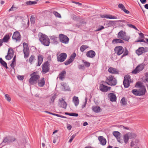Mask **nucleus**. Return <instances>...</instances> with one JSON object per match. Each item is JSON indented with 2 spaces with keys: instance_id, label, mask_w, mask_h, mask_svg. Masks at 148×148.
<instances>
[{
  "instance_id": "f257e3e1",
  "label": "nucleus",
  "mask_w": 148,
  "mask_h": 148,
  "mask_svg": "<svg viewBox=\"0 0 148 148\" xmlns=\"http://www.w3.org/2000/svg\"><path fill=\"white\" fill-rule=\"evenodd\" d=\"M38 37L39 40L42 44L47 46L49 45L50 40L47 36L40 33L38 34Z\"/></svg>"
},
{
  "instance_id": "f03ea898",
  "label": "nucleus",
  "mask_w": 148,
  "mask_h": 148,
  "mask_svg": "<svg viewBox=\"0 0 148 148\" xmlns=\"http://www.w3.org/2000/svg\"><path fill=\"white\" fill-rule=\"evenodd\" d=\"M135 87L138 88L139 93L140 96L143 95H145L146 91L145 87L143 83L140 82H138L136 83Z\"/></svg>"
},
{
  "instance_id": "7ed1b4c3",
  "label": "nucleus",
  "mask_w": 148,
  "mask_h": 148,
  "mask_svg": "<svg viewBox=\"0 0 148 148\" xmlns=\"http://www.w3.org/2000/svg\"><path fill=\"white\" fill-rule=\"evenodd\" d=\"M104 83H106L109 85L113 86L116 85L117 84V80L116 79L114 78L112 75H111L106 77V80L105 82L103 81Z\"/></svg>"
},
{
  "instance_id": "20e7f679",
  "label": "nucleus",
  "mask_w": 148,
  "mask_h": 148,
  "mask_svg": "<svg viewBox=\"0 0 148 148\" xmlns=\"http://www.w3.org/2000/svg\"><path fill=\"white\" fill-rule=\"evenodd\" d=\"M37 72H34L30 75L31 77L29 80V82L31 85L36 84L37 80L40 78L39 75H37Z\"/></svg>"
},
{
  "instance_id": "39448f33",
  "label": "nucleus",
  "mask_w": 148,
  "mask_h": 148,
  "mask_svg": "<svg viewBox=\"0 0 148 148\" xmlns=\"http://www.w3.org/2000/svg\"><path fill=\"white\" fill-rule=\"evenodd\" d=\"M118 38L127 41H128L130 39V38L126 36V33L122 30L120 31L118 33Z\"/></svg>"
},
{
  "instance_id": "423d86ee",
  "label": "nucleus",
  "mask_w": 148,
  "mask_h": 148,
  "mask_svg": "<svg viewBox=\"0 0 148 148\" xmlns=\"http://www.w3.org/2000/svg\"><path fill=\"white\" fill-rule=\"evenodd\" d=\"M131 81V77L130 75H127L124 77V79L123 81V84L125 88H128L130 86V82Z\"/></svg>"
},
{
  "instance_id": "0eeeda50",
  "label": "nucleus",
  "mask_w": 148,
  "mask_h": 148,
  "mask_svg": "<svg viewBox=\"0 0 148 148\" xmlns=\"http://www.w3.org/2000/svg\"><path fill=\"white\" fill-rule=\"evenodd\" d=\"M60 41L62 43L66 44L69 42V38L67 36L63 34H60L59 35Z\"/></svg>"
},
{
  "instance_id": "6e6552de",
  "label": "nucleus",
  "mask_w": 148,
  "mask_h": 148,
  "mask_svg": "<svg viewBox=\"0 0 148 148\" xmlns=\"http://www.w3.org/2000/svg\"><path fill=\"white\" fill-rule=\"evenodd\" d=\"M145 66V64L142 63L138 65L135 69L132 72L133 73L136 74L139 72L142 71L144 69Z\"/></svg>"
},
{
  "instance_id": "1a4fd4ad",
  "label": "nucleus",
  "mask_w": 148,
  "mask_h": 148,
  "mask_svg": "<svg viewBox=\"0 0 148 148\" xmlns=\"http://www.w3.org/2000/svg\"><path fill=\"white\" fill-rule=\"evenodd\" d=\"M23 53L24 54V57L25 58H26L29 56V50L28 46L27 44L25 42L23 43Z\"/></svg>"
},
{
  "instance_id": "9d476101",
  "label": "nucleus",
  "mask_w": 148,
  "mask_h": 148,
  "mask_svg": "<svg viewBox=\"0 0 148 148\" xmlns=\"http://www.w3.org/2000/svg\"><path fill=\"white\" fill-rule=\"evenodd\" d=\"M57 61L60 62H64L66 59L67 57L66 54L62 53L60 54L58 56L57 54Z\"/></svg>"
},
{
  "instance_id": "9b49d317",
  "label": "nucleus",
  "mask_w": 148,
  "mask_h": 148,
  "mask_svg": "<svg viewBox=\"0 0 148 148\" xmlns=\"http://www.w3.org/2000/svg\"><path fill=\"white\" fill-rule=\"evenodd\" d=\"M115 53L119 56L124 51L123 48L121 46H117L114 49Z\"/></svg>"
},
{
  "instance_id": "f8f14e48",
  "label": "nucleus",
  "mask_w": 148,
  "mask_h": 148,
  "mask_svg": "<svg viewBox=\"0 0 148 148\" xmlns=\"http://www.w3.org/2000/svg\"><path fill=\"white\" fill-rule=\"evenodd\" d=\"M103 83H104L103 82ZM105 83L103 84H100L99 86V89L102 92H106L108 90H110L111 87H108L107 86L105 85L104 84Z\"/></svg>"
},
{
  "instance_id": "ddd939ff",
  "label": "nucleus",
  "mask_w": 148,
  "mask_h": 148,
  "mask_svg": "<svg viewBox=\"0 0 148 148\" xmlns=\"http://www.w3.org/2000/svg\"><path fill=\"white\" fill-rule=\"evenodd\" d=\"M49 62L48 61L45 62L42 65V72L44 74L46 73L49 70Z\"/></svg>"
},
{
  "instance_id": "4468645a",
  "label": "nucleus",
  "mask_w": 148,
  "mask_h": 148,
  "mask_svg": "<svg viewBox=\"0 0 148 148\" xmlns=\"http://www.w3.org/2000/svg\"><path fill=\"white\" fill-rule=\"evenodd\" d=\"M147 48H144L143 47H140L136 51V53L139 56L142 54L143 53H145L147 51Z\"/></svg>"
},
{
  "instance_id": "2eb2a0df",
  "label": "nucleus",
  "mask_w": 148,
  "mask_h": 148,
  "mask_svg": "<svg viewBox=\"0 0 148 148\" xmlns=\"http://www.w3.org/2000/svg\"><path fill=\"white\" fill-rule=\"evenodd\" d=\"M12 38L17 41H20L21 40V35L20 33L18 32H14L13 34Z\"/></svg>"
},
{
  "instance_id": "dca6fc26",
  "label": "nucleus",
  "mask_w": 148,
  "mask_h": 148,
  "mask_svg": "<svg viewBox=\"0 0 148 148\" xmlns=\"http://www.w3.org/2000/svg\"><path fill=\"white\" fill-rule=\"evenodd\" d=\"M61 85L63 87L62 90L64 91H70V88L67 84L64 82H62L61 83Z\"/></svg>"
},
{
  "instance_id": "f3484780",
  "label": "nucleus",
  "mask_w": 148,
  "mask_h": 148,
  "mask_svg": "<svg viewBox=\"0 0 148 148\" xmlns=\"http://www.w3.org/2000/svg\"><path fill=\"white\" fill-rule=\"evenodd\" d=\"M11 35V33H9L6 34L2 39L3 42H7L10 39Z\"/></svg>"
},
{
  "instance_id": "a211bd4d",
  "label": "nucleus",
  "mask_w": 148,
  "mask_h": 148,
  "mask_svg": "<svg viewBox=\"0 0 148 148\" xmlns=\"http://www.w3.org/2000/svg\"><path fill=\"white\" fill-rule=\"evenodd\" d=\"M113 135L116 138L118 142H120L121 138L120 137V133L118 131H114L112 133Z\"/></svg>"
},
{
  "instance_id": "6ab92c4d",
  "label": "nucleus",
  "mask_w": 148,
  "mask_h": 148,
  "mask_svg": "<svg viewBox=\"0 0 148 148\" xmlns=\"http://www.w3.org/2000/svg\"><path fill=\"white\" fill-rule=\"evenodd\" d=\"M95 53L94 51L90 50L87 52L86 55L88 57L93 58L95 56Z\"/></svg>"
},
{
  "instance_id": "aec40b11",
  "label": "nucleus",
  "mask_w": 148,
  "mask_h": 148,
  "mask_svg": "<svg viewBox=\"0 0 148 148\" xmlns=\"http://www.w3.org/2000/svg\"><path fill=\"white\" fill-rule=\"evenodd\" d=\"M108 71L111 73L114 74H119V71L118 70L112 67L109 68L108 69Z\"/></svg>"
},
{
  "instance_id": "412c9836",
  "label": "nucleus",
  "mask_w": 148,
  "mask_h": 148,
  "mask_svg": "<svg viewBox=\"0 0 148 148\" xmlns=\"http://www.w3.org/2000/svg\"><path fill=\"white\" fill-rule=\"evenodd\" d=\"M108 96L110 97V100L112 101H115L116 99V96L114 93H111L108 94Z\"/></svg>"
},
{
  "instance_id": "4be33fe9",
  "label": "nucleus",
  "mask_w": 148,
  "mask_h": 148,
  "mask_svg": "<svg viewBox=\"0 0 148 148\" xmlns=\"http://www.w3.org/2000/svg\"><path fill=\"white\" fill-rule=\"evenodd\" d=\"M98 139L100 142V143L103 145H105L106 143V140L105 138L102 136H100L98 137Z\"/></svg>"
},
{
  "instance_id": "5701e85b",
  "label": "nucleus",
  "mask_w": 148,
  "mask_h": 148,
  "mask_svg": "<svg viewBox=\"0 0 148 148\" xmlns=\"http://www.w3.org/2000/svg\"><path fill=\"white\" fill-rule=\"evenodd\" d=\"M38 64L37 66H39L42 62L43 58V56L41 55H39L38 56Z\"/></svg>"
},
{
  "instance_id": "b1692460",
  "label": "nucleus",
  "mask_w": 148,
  "mask_h": 148,
  "mask_svg": "<svg viewBox=\"0 0 148 148\" xmlns=\"http://www.w3.org/2000/svg\"><path fill=\"white\" fill-rule=\"evenodd\" d=\"M45 84V81L44 78H42L40 80H39L38 82V85L39 86L43 87Z\"/></svg>"
},
{
  "instance_id": "393cba45",
  "label": "nucleus",
  "mask_w": 148,
  "mask_h": 148,
  "mask_svg": "<svg viewBox=\"0 0 148 148\" xmlns=\"http://www.w3.org/2000/svg\"><path fill=\"white\" fill-rule=\"evenodd\" d=\"M59 100L60 102V106L61 107L64 108L66 109L67 106L66 102L62 99H60Z\"/></svg>"
},
{
  "instance_id": "a878e982",
  "label": "nucleus",
  "mask_w": 148,
  "mask_h": 148,
  "mask_svg": "<svg viewBox=\"0 0 148 148\" xmlns=\"http://www.w3.org/2000/svg\"><path fill=\"white\" fill-rule=\"evenodd\" d=\"M73 101L76 106H77L79 103L78 98L77 97L74 96L73 98Z\"/></svg>"
},
{
  "instance_id": "bb28decb",
  "label": "nucleus",
  "mask_w": 148,
  "mask_h": 148,
  "mask_svg": "<svg viewBox=\"0 0 148 148\" xmlns=\"http://www.w3.org/2000/svg\"><path fill=\"white\" fill-rule=\"evenodd\" d=\"M92 108V110L96 113L99 112L101 110L100 107L98 106H93Z\"/></svg>"
},
{
  "instance_id": "cd10ccee",
  "label": "nucleus",
  "mask_w": 148,
  "mask_h": 148,
  "mask_svg": "<svg viewBox=\"0 0 148 148\" xmlns=\"http://www.w3.org/2000/svg\"><path fill=\"white\" fill-rule=\"evenodd\" d=\"M112 43L113 44H115L118 43H123V41L119 39H113L112 42Z\"/></svg>"
},
{
  "instance_id": "c85d7f7f",
  "label": "nucleus",
  "mask_w": 148,
  "mask_h": 148,
  "mask_svg": "<svg viewBox=\"0 0 148 148\" xmlns=\"http://www.w3.org/2000/svg\"><path fill=\"white\" fill-rule=\"evenodd\" d=\"M66 72L65 71L61 72L59 75V78L62 80L64 78V76L66 74Z\"/></svg>"
},
{
  "instance_id": "c756f323",
  "label": "nucleus",
  "mask_w": 148,
  "mask_h": 148,
  "mask_svg": "<svg viewBox=\"0 0 148 148\" xmlns=\"http://www.w3.org/2000/svg\"><path fill=\"white\" fill-rule=\"evenodd\" d=\"M129 136L128 134H126L123 136V139L124 142L127 143L129 140Z\"/></svg>"
},
{
  "instance_id": "7c9ffc66",
  "label": "nucleus",
  "mask_w": 148,
  "mask_h": 148,
  "mask_svg": "<svg viewBox=\"0 0 148 148\" xmlns=\"http://www.w3.org/2000/svg\"><path fill=\"white\" fill-rule=\"evenodd\" d=\"M0 63L6 69L8 68L6 63L1 58H0Z\"/></svg>"
},
{
  "instance_id": "2f4dec72",
  "label": "nucleus",
  "mask_w": 148,
  "mask_h": 148,
  "mask_svg": "<svg viewBox=\"0 0 148 148\" xmlns=\"http://www.w3.org/2000/svg\"><path fill=\"white\" fill-rule=\"evenodd\" d=\"M30 109L33 110H36V108L34 104V103L32 102H31L30 105L29 106Z\"/></svg>"
},
{
  "instance_id": "473e14b6",
  "label": "nucleus",
  "mask_w": 148,
  "mask_h": 148,
  "mask_svg": "<svg viewBox=\"0 0 148 148\" xmlns=\"http://www.w3.org/2000/svg\"><path fill=\"white\" fill-rule=\"evenodd\" d=\"M132 92L135 95L140 96L138 90L136 89H133L132 90Z\"/></svg>"
},
{
  "instance_id": "72a5a7b5",
  "label": "nucleus",
  "mask_w": 148,
  "mask_h": 148,
  "mask_svg": "<svg viewBox=\"0 0 148 148\" xmlns=\"http://www.w3.org/2000/svg\"><path fill=\"white\" fill-rule=\"evenodd\" d=\"M37 3L36 1H28L26 2L25 4L27 5H32L33 4H35Z\"/></svg>"
},
{
  "instance_id": "f704fd0d",
  "label": "nucleus",
  "mask_w": 148,
  "mask_h": 148,
  "mask_svg": "<svg viewBox=\"0 0 148 148\" xmlns=\"http://www.w3.org/2000/svg\"><path fill=\"white\" fill-rule=\"evenodd\" d=\"M88 47L86 45H82L80 48V50L82 52H83Z\"/></svg>"
},
{
  "instance_id": "c9c22d12",
  "label": "nucleus",
  "mask_w": 148,
  "mask_h": 148,
  "mask_svg": "<svg viewBox=\"0 0 148 148\" xmlns=\"http://www.w3.org/2000/svg\"><path fill=\"white\" fill-rule=\"evenodd\" d=\"M124 53L123 55L121 56V58H122L124 56H127L128 54V51L126 48H125L124 49Z\"/></svg>"
},
{
  "instance_id": "e433bc0d",
  "label": "nucleus",
  "mask_w": 148,
  "mask_h": 148,
  "mask_svg": "<svg viewBox=\"0 0 148 148\" xmlns=\"http://www.w3.org/2000/svg\"><path fill=\"white\" fill-rule=\"evenodd\" d=\"M105 18L109 19H116V17L113 16L112 15H106Z\"/></svg>"
},
{
  "instance_id": "4c0bfd02",
  "label": "nucleus",
  "mask_w": 148,
  "mask_h": 148,
  "mask_svg": "<svg viewBox=\"0 0 148 148\" xmlns=\"http://www.w3.org/2000/svg\"><path fill=\"white\" fill-rule=\"evenodd\" d=\"M76 56V53H73L70 56L69 59L70 60L73 61L74 60Z\"/></svg>"
},
{
  "instance_id": "58836bf2",
  "label": "nucleus",
  "mask_w": 148,
  "mask_h": 148,
  "mask_svg": "<svg viewBox=\"0 0 148 148\" xmlns=\"http://www.w3.org/2000/svg\"><path fill=\"white\" fill-rule=\"evenodd\" d=\"M13 55L10 54H8V55L5 56V58L7 60H10L13 57Z\"/></svg>"
},
{
  "instance_id": "ea45409f",
  "label": "nucleus",
  "mask_w": 148,
  "mask_h": 148,
  "mask_svg": "<svg viewBox=\"0 0 148 148\" xmlns=\"http://www.w3.org/2000/svg\"><path fill=\"white\" fill-rule=\"evenodd\" d=\"M129 137L130 138H134L136 136V135L134 133H128Z\"/></svg>"
},
{
  "instance_id": "a19ab883",
  "label": "nucleus",
  "mask_w": 148,
  "mask_h": 148,
  "mask_svg": "<svg viewBox=\"0 0 148 148\" xmlns=\"http://www.w3.org/2000/svg\"><path fill=\"white\" fill-rule=\"evenodd\" d=\"M65 114L69 115V116H77L78 114L77 113H65Z\"/></svg>"
},
{
  "instance_id": "79ce46f5",
  "label": "nucleus",
  "mask_w": 148,
  "mask_h": 148,
  "mask_svg": "<svg viewBox=\"0 0 148 148\" xmlns=\"http://www.w3.org/2000/svg\"><path fill=\"white\" fill-rule=\"evenodd\" d=\"M35 59L34 56L33 55H32L29 58V62L31 64L32 63V62L33 60Z\"/></svg>"
},
{
  "instance_id": "37998d69",
  "label": "nucleus",
  "mask_w": 148,
  "mask_h": 148,
  "mask_svg": "<svg viewBox=\"0 0 148 148\" xmlns=\"http://www.w3.org/2000/svg\"><path fill=\"white\" fill-rule=\"evenodd\" d=\"M56 94H54L53 95L51 98V101L50 102V103H51V102H52V103H53L54 102V100L56 98Z\"/></svg>"
},
{
  "instance_id": "c03bdc74",
  "label": "nucleus",
  "mask_w": 148,
  "mask_h": 148,
  "mask_svg": "<svg viewBox=\"0 0 148 148\" xmlns=\"http://www.w3.org/2000/svg\"><path fill=\"white\" fill-rule=\"evenodd\" d=\"M121 103L123 105H125L127 104V102L125 101V98L124 97H123L121 101Z\"/></svg>"
},
{
  "instance_id": "a18cd8bd",
  "label": "nucleus",
  "mask_w": 148,
  "mask_h": 148,
  "mask_svg": "<svg viewBox=\"0 0 148 148\" xmlns=\"http://www.w3.org/2000/svg\"><path fill=\"white\" fill-rule=\"evenodd\" d=\"M35 17L33 15H32L30 18V21L32 23L34 24L35 23Z\"/></svg>"
},
{
  "instance_id": "49530a36",
  "label": "nucleus",
  "mask_w": 148,
  "mask_h": 148,
  "mask_svg": "<svg viewBox=\"0 0 148 148\" xmlns=\"http://www.w3.org/2000/svg\"><path fill=\"white\" fill-rule=\"evenodd\" d=\"M18 8V7H14V5H13L11 8L8 11L9 12H10L11 11H14L16 10Z\"/></svg>"
},
{
  "instance_id": "de8ad7c7",
  "label": "nucleus",
  "mask_w": 148,
  "mask_h": 148,
  "mask_svg": "<svg viewBox=\"0 0 148 148\" xmlns=\"http://www.w3.org/2000/svg\"><path fill=\"white\" fill-rule=\"evenodd\" d=\"M53 14L55 15V16L56 17H58V18H61V16L60 14L58 13L56 11H54L53 12Z\"/></svg>"
},
{
  "instance_id": "09e8293b",
  "label": "nucleus",
  "mask_w": 148,
  "mask_h": 148,
  "mask_svg": "<svg viewBox=\"0 0 148 148\" xmlns=\"http://www.w3.org/2000/svg\"><path fill=\"white\" fill-rule=\"evenodd\" d=\"M73 61L69 59V60H66L65 62H64V64L65 65H67L70 64Z\"/></svg>"
},
{
  "instance_id": "8fccbe9b",
  "label": "nucleus",
  "mask_w": 148,
  "mask_h": 148,
  "mask_svg": "<svg viewBox=\"0 0 148 148\" xmlns=\"http://www.w3.org/2000/svg\"><path fill=\"white\" fill-rule=\"evenodd\" d=\"M8 53V54H10L14 55V52L12 49H9Z\"/></svg>"
},
{
  "instance_id": "3c124183",
  "label": "nucleus",
  "mask_w": 148,
  "mask_h": 148,
  "mask_svg": "<svg viewBox=\"0 0 148 148\" xmlns=\"http://www.w3.org/2000/svg\"><path fill=\"white\" fill-rule=\"evenodd\" d=\"M118 7L122 10H123L125 8L124 5L121 3H120L119 4Z\"/></svg>"
},
{
  "instance_id": "603ef678",
  "label": "nucleus",
  "mask_w": 148,
  "mask_h": 148,
  "mask_svg": "<svg viewBox=\"0 0 148 148\" xmlns=\"http://www.w3.org/2000/svg\"><path fill=\"white\" fill-rule=\"evenodd\" d=\"M5 99L8 101H11V99L9 95L8 94H5Z\"/></svg>"
},
{
  "instance_id": "864d4df0",
  "label": "nucleus",
  "mask_w": 148,
  "mask_h": 148,
  "mask_svg": "<svg viewBox=\"0 0 148 148\" xmlns=\"http://www.w3.org/2000/svg\"><path fill=\"white\" fill-rule=\"evenodd\" d=\"M104 28V27L103 26H99L97 29L95 30V32H97L101 30Z\"/></svg>"
},
{
  "instance_id": "5fc2aeb1",
  "label": "nucleus",
  "mask_w": 148,
  "mask_h": 148,
  "mask_svg": "<svg viewBox=\"0 0 148 148\" xmlns=\"http://www.w3.org/2000/svg\"><path fill=\"white\" fill-rule=\"evenodd\" d=\"M75 136H76L75 134H74L71 137V138L69 140V143L71 142L73 140V139L75 138Z\"/></svg>"
},
{
  "instance_id": "6e6d98bb",
  "label": "nucleus",
  "mask_w": 148,
  "mask_h": 148,
  "mask_svg": "<svg viewBox=\"0 0 148 148\" xmlns=\"http://www.w3.org/2000/svg\"><path fill=\"white\" fill-rule=\"evenodd\" d=\"M84 65L86 67H88L90 65V63L88 62L85 61L84 62Z\"/></svg>"
},
{
  "instance_id": "4d7b16f0",
  "label": "nucleus",
  "mask_w": 148,
  "mask_h": 148,
  "mask_svg": "<svg viewBox=\"0 0 148 148\" xmlns=\"http://www.w3.org/2000/svg\"><path fill=\"white\" fill-rule=\"evenodd\" d=\"M87 99L86 97L85 98V101L84 102V104L82 106V108H84L85 107L86 104L87 103Z\"/></svg>"
},
{
  "instance_id": "13d9d810",
  "label": "nucleus",
  "mask_w": 148,
  "mask_h": 148,
  "mask_svg": "<svg viewBox=\"0 0 148 148\" xmlns=\"http://www.w3.org/2000/svg\"><path fill=\"white\" fill-rule=\"evenodd\" d=\"M78 68L79 69H85V67L84 65L81 64L78 66Z\"/></svg>"
},
{
  "instance_id": "bf43d9fd",
  "label": "nucleus",
  "mask_w": 148,
  "mask_h": 148,
  "mask_svg": "<svg viewBox=\"0 0 148 148\" xmlns=\"http://www.w3.org/2000/svg\"><path fill=\"white\" fill-rule=\"evenodd\" d=\"M17 78L19 80H22L24 79V76L23 75H18Z\"/></svg>"
},
{
  "instance_id": "052dcab7",
  "label": "nucleus",
  "mask_w": 148,
  "mask_h": 148,
  "mask_svg": "<svg viewBox=\"0 0 148 148\" xmlns=\"http://www.w3.org/2000/svg\"><path fill=\"white\" fill-rule=\"evenodd\" d=\"M55 116H57L58 117H61V118H66L65 116H63L62 115H60V114H55Z\"/></svg>"
},
{
  "instance_id": "680f3d73",
  "label": "nucleus",
  "mask_w": 148,
  "mask_h": 148,
  "mask_svg": "<svg viewBox=\"0 0 148 148\" xmlns=\"http://www.w3.org/2000/svg\"><path fill=\"white\" fill-rule=\"evenodd\" d=\"M16 64V62H12L10 64L11 67L13 69H14L15 65Z\"/></svg>"
},
{
  "instance_id": "e2e57ef3",
  "label": "nucleus",
  "mask_w": 148,
  "mask_h": 148,
  "mask_svg": "<svg viewBox=\"0 0 148 148\" xmlns=\"http://www.w3.org/2000/svg\"><path fill=\"white\" fill-rule=\"evenodd\" d=\"M127 25L130 27L133 28L134 29V28H135V26L133 25L132 24H127Z\"/></svg>"
},
{
  "instance_id": "0e129e2a",
  "label": "nucleus",
  "mask_w": 148,
  "mask_h": 148,
  "mask_svg": "<svg viewBox=\"0 0 148 148\" xmlns=\"http://www.w3.org/2000/svg\"><path fill=\"white\" fill-rule=\"evenodd\" d=\"M57 38V37H56L54 36H52L50 37L51 39L53 40H56Z\"/></svg>"
},
{
  "instance_id": "69168bd1",
  "label": "nucleus",
  "mask_w": 148,
  "mask_h": 148,
  "mask_svg": "<svg viewBox=\"0 0 148 148\" xmlns=\"http://www.w3.org/2000/svg\"><path fill=\"white\" fill-rule=\"evenodd\" d=\"M124 12L125 13L128 14L130 13V12L128 10H126L125 8L124 10H123Z\"/></svg>"
},
{
  "instance_id": "338daca9",
  "label": "nucleus",
  "mask_w": 148,
  "mask_h": 148,
  "mask_svg": "<svg viewBox=\"0 0 148 148\" xmlns=\"http://www.w3.org/2000/svg\"><path fill=\"white\" fill-rule=\"evenodd\" d=\"M73 19L75 21L77 20V16L75 15L73 16Z\"/></svg>"
},
{
  "instance_id": "774afa93",
  "label": "nucleus",
  "mask_w": 148,
  "mask_h": 148,
  "mask_svg": "<svg viewBox=\"0 0 148 148\" xmlns=\"http://www.w3.org/2000/svg\"><path fill=\"white\" fill-rule=\"evenodd\" d=\"M145 76H146V81L148 82V72L146 73H145Z\"/></svg>"
}]
</instances>
